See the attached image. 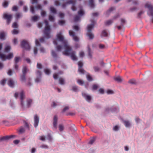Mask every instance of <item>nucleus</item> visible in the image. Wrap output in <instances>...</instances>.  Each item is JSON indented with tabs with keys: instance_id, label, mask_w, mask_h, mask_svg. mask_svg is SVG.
<instances>
[{
	"instance_id": "21",
	"label": "nucleus",
	"mask_w": 153,
	"mask_h": 153,
	"mask_svg": "<svg viewBox=\"0 0 153 153\" xmlns=\"http://www.w3.org/2000/svg\"><path fill=\"white\" fill-rule=\"evenodd\" d=\"M59 84L61 85H64L65 84V79L62 77H60L59 78Z\"/></svg>"
},
{
	"instance_id": "13",
	"label": "nucleus",
	"mask_w": 153,
	"mask_h": 153,
	"mask_svg": "<svg viewBox=\"0 0 153 153\" xmlns=\"http://www.w3.org/2000/svg\"><path fill=\"white\" fill-rule=\"evenodd\" d=\"M15 136L14 135H11L9 136H6L2 137L0 138V142L3 141H7L11 138L14 137Z\"/></svg>"
},
{
	"instance_id": "9",
	"label": "nucleus",
	"mask_w": 153,
	"mask_h": 153,
	"mask_svg": "<svg viewBox=\"0 0 153 153\" xmlns=\"http://www.w3.org/2000/svg\"><path fill=\"white\" fill-rule=\"evenodd\" d=\"M66 4H72V5L71 7L72 10L75 11L76 10V8L75 6V1L74 0H68L66 1Z\"/></svg>"
},
{
	"instance_id": "33",
	"label": "nucleus",
	"mask_w": 153,
	"mask_h": 153,
	"mask_svg": "<svg viewBox=\"0 0 153 153\" xmlns=\"http://www.w3.org/2000/svg\"><path fill=\"white\" fill-rule=\"evenodd\" d=\"M85 100L88 102H90L91 100V96H84Z\"/></svg>"
},
{
	"instance_id": "48",
	"label": "nucleus",
	"mask_w": 153,
	"mask_h": 153,
	"mask_svg": "<svg viewBox=\"0 0 153 153\" xmlns=\"http://www.w3.org/2000/svg\"><path fill=\"white\" fill-rule=\"evenodd\" d=\"M49 19L50 21L53 22L54 21V18L53 16L50 15L49 16Z\"/></svg>"
},
{
	"instance_id": "49",
	"label": "nucleus",
	"mask_w": 153,
	"mask_h": 153,
	"mask_svg": "<svg viewBox=\"0 0 153 153\" xmlns=\"http://www.w3.org/2000/svg\"><path fill=\"white\" fill-rule=\"evenodd\" d=\"M12 27L14 28H17L18 27V25L16 22H14L12 25Z\"/></svg>"
},
{
	"instance_id": "61",
	"label": "nucleus",
	"mask_w": 153,
	"mask_h": 153,
	"mask_svg": "<svg viewBox=\"0 0 153 153\" xmlns=\"http://www.w3.org/2000/svg\"><path fill=\"white\" fill-rule=\"evenodd\" d=\"M65 21L64 20H62L59 21V23L61 25H62L65 24Z\"/></svg>"
},
{
	"instance_id": "41",
	"label": "nucleus",
	"mask_w": 153,
	"mask_h": 153,
	"mask_svg": "<svg viewBox=\"0 0 153 153\" xmlns=\"http://www.w3.org/2000/svg\"><path fill=\"white\" fill-rule=\"evenodd\" d=\"M120 128V127L116 125L114 126L113 128V130L115 131H117L119 130Z\"/></svg>"
},
{
	"instance_id": "28",
	"label": "nucleus",
	"mask_w": 153,
	"mask_h": 153,
	"mask_svg": "<svg viewBox=\"0 0 153 153\" xmlns=\"http://www.w3.org/2000/svg\"><path fill=\"white\" fill-rule=\"evenodd\" d=\"M96 140V137H93L90 140L89 142V144H90L92 145L95 142Z\"/></svg>"
},
{
	"instance_id": "36",
	"label": "nucleus",
	"mask_w": 153,
	"mask_h": 153,
	"mask_svg": "<svg viewBox=\"0 0 153 153\" xmlns=\"http://www.w3.org/2000/svg\"><path fill=\"white\" fill-rule=\"evenodd\" d=\"M94 71L96 72H98L100 70V68L98 66H94L93 67Z\"/></svg>"
},
{
	"instance_id": "23",
	"label": "nucleus",
	"mask_w": 153,
	"mask_h": 153,
	"mask_svg": "<svg viewBox=\"0 0 153 153\" xmlns=\"http://www.w3.org/2000/svg\"><path fill=\"white\" fill-rule=\"evenodd\" d=\"M114 79L115 81L118 82H120L122 81V78L120 76H118L114 77Z\"/></svg>"
},
{
	"instance_id": "57",
	"label": "nucleus",
	"mask_w": 153,
	"mask_h": 153,
	"mask_svg": "<svg viewBox=\"0 0 153 153\" xmlns=\"http://www.w3.org/2000/svg\"><path fill=\"white\" fill-rule=\"evenodd\" d=\"M40 147L42 149H48V146L46 145H43L40 146Z\"/></svg>"
},
{
	"instance_id": "25",
	"label": "nucleus",
	"mask_w": 153,
	"mask_h": 153,
	"mask_svg": "<svg viewBox=\"0 0 153 153\" xmlns=\"http://www.w3.org/2000/svg\"><path fill=\"white\" fill-rule=\"evenodd\" d=\"M24 92L23 91H22L20 92H16L14 96H24Z\"/></svg>"
},
{
	"instance_id": "32",
	"label": "nucleus",
	"mask_w": 153,
	"mask_h": 153,
	"mask_svg": "<svg viewBox=\"0 0 153 153\" xmlns=\"http://www.w3.org/2000/svg\"><path fill=\"white\" fill-rule=\"evenodd\" d=\"M10 47L9 45H7L6 46L4 49V51L5 52H8L10 49Z\"/></svg>"
},
{
	"instance_id": "1",
	"label": "nucleus",
	"mask_w": 153,
	"mask_h": 153,
	"mask_svg": "<svg viewBox=\"0 0 153 153\" xmlns=\"http://www.w3.org/2000/svg\"><path fill=\"white\" fill-rule=\"evenodd\" d=\"M56 38V39L53 40V43L56 46V48L58 51H61L62 48V46L59 45L60 43L63 45L64 49L70 45L67 40L64 39L61 31L57 33Z\"/></svg>"
},
{
	"instance_id": "64",
	"label": "nucleus",
	"mask_w": 153,
	"mask_h": 153,
	"mask_svg": "<svg viewBox=\"0 0 153 153\" xmlns=\"http://www.w3.org/2000/svg\"><path fill=\"white\" fill-rule=\"evenodd\" d=\"M41 76H37V77L35 79V82H39L41 79Z\"/></svg>"
},
{
	"instance_id": "12",
	"label": "nucleus",
	"mask_w": 153,
	"mask_h": 153,
	"mask_svg": "<svg viewBox=\"0 0 153 153\" xmlns=\"http://www.w3.org/2000/svg\"><path fill=\"white\" fill-rule=\"evenodd\" d=\"M69 35L72 37L74 40L76 42L79 41V39L78 37L76 36L75 33L72 30H70L69 31Z\"/></svg>"
},
{
	"instance_id": "44",
	"label": "nucleus",
	"mask_w": 153,
	"mask_h": 153,
	"mask_svg": "<svg viewBox=\"0 0 153 153\" xmlns=\"http://www.w3.org/2000/svg\"><path fill=\"white\" fill-rule=\"evenodd\" d=\"M78 70L79 73L81 74H83L85 72L84 70L82 68H78Z\"/></svg>"
},
{
	"instance_id": "22",
	"label": "nucleus",
	"mask_w": 153,
	"mask_h": 153,
	"mask_svg": "<svg viewBox=\"0 0 153 153\" xmlns=\"http://www.w3.org/2000/svg\"><path fill=\"white\" fill-rule=\"evenodd\" d=\"M50 10L51 12L53 14H55L56 13V9L52 6L50 7Z\"/></svg>"
},
{
	"instance_id": "35",
	"label": "nucleus",
	"mask_w": 153,
	"mask_h": 153,
	"mask_svg": "<svg viewBox=\"0 0 153 153\" xmlns=\"http://www.w3.org/2000/svg\"><path fill=\"white\" fill-rule=\"evenodd\" d=\"M27 71V68L26 66H25L23 67L22 69V73L23 74L26 75Z\"/></svg>"
},
{
	"instance_id": "54",
	"label": "nucleus",
	"mask_w": 153,
	"mask_h": 153,
	"mask_svg": "<svg viewBox=\"0 0 153 153\" xmlns=\"http://www.w3.org/2000/svg\"><path fill=\"white\" fill-rule=\"evenodd\" d=\"M30 11L32 13L34 14L35 13L34 8V7L32 6H31L30 7Z\"/></svg>"
},
{
	"instance_id": "55",
	"label": "nucleus",
	"mask_w": 153,
	"mask_h": 153,
	"mask_svg": "<svg viewBox=\"0 0 153 153\" xmlns=\"http://www.w3.org/2000/svg\"><path fill=\"white\" fill-rule=\"evenodd\" d=\"M80 19V17L78 16H76L74 18V21L75 22L79 20Z\"/></svg>"
},
{
	"instance_id": "40",
	"label": "nucleus",
	"mask_w": 153,
	"mask_h": 153,
	"mask_svg": "<svg viewBox=\"0 0 153 153\" xmlns=\"http://www.w3.org/2000/svg\"><path fill=\"white\" fill-rule=\"evenodd\" d=\"M39 17L37 16H33L31 18V19L33 21H36L39 18Z\"/></svg>"
},
{
	"instance_id": "63",
	"label": "nucleus",
	"mask_w": 153,
	"mask_h": 153,
	"mask_svg": "<svg viewBox=\"0 0 153 153\" xmlns=\"http://www.w3.org/2000/svg\"><path fill=\"white\" fill-rule=\"evenodd\" d=\"M37 67L38 68L41 69L42 68V65L41 64L38 63L37 65Z\"/></svg>"
},
{
	"instance_id": "24",
	"label": "nucleus",
	"mask_w": 153,
	"mask_h": 153,
	"mask_svg": "<svg viewBox=\"0 0 153 153\" xmlns=\"http://www.w3.org/2000/svg\"><path fill=\"white\" fill-rule=\"evenodd\" d=\"M51 54L52 57L54 58H56L58 57V55L53 50L51 51Z\"/></svg>"
},
{
	"instance_id": "45",
	"label": "nucleus",
	"mask_w": 153,
	"mask_h": 153,
	"mask_svg": "<svg viewBox=\"0 0 153 153\" xmlns=\"http://www.w3.org/2000/svg\"><path fill=\"white\" fill-rule=\"evenodd\" d=\"M59 130L60 131H63L64 129V126L62 125H59Z\"/></svg>"
},
{
	"instance_id": "31",
	"label": "nucleus",
	"mask_w": 153,
	"mask_h": 153,
	"mask_svg": "<svg viewBox=\"0 0 153 153\" xmlns=\"http://www.w3.org/2000/svg\"><path fill=\"white\" fill-rule=\"evenodd\" d=\"M89 4L91 8H93L94 7V3L93 0H89Z\"/></svg>"
},
{
	"instance_id": "58",
	"label": "nucleus",
	"mask_w": 153,
	"mask_h": 153,
	"mask_svg": "<svg viewBox=\"0 0 153 153\" xmlns=\"http://www.w3.org/2000/svg\"><path fill=\"white\" fill-rule=\"evenodd\" d=\"M36 74L37 76H38V77L41 76V77L42 74H41V72L40 71H37L36 72Z\"/></svg>"
},
{
	"instance_id": "56",
	"label": "nucleus",
	"mask_w": 153,
	"mask_h": 153,
	"mask_svg": "<svg viewBox=\"0 0 153 153\" xmlns=\"http://www.w3.org/2000/svg\"><path fill=\"white\" fill-rule=\"evenodd\" d=\"M69 109V107L68 106H65L63 109L62 111V113H63L65 112L66 110H68Z\"/></svg>"
},
{
	"instance_id": "38",
	"label": "nucleus",
	"mask_w": 153,
	"mask_h": 153,
	"mask_svg": "<svg viewBox=\"0 0 153 153\" xmlns=\"http://www.w3.org/2000/svg\"><path fill=\"white\" fill-rule=\"evenodd\" d=\"M135 120L137 123H139L142 121V120L138 117H135Z\"/></svg>"
},
{
	"instance_id": "59",
	"label": "nucleus",
	"mask_w": 153,
	"mask_h": 153,
	"mask_svg": "<svg viewBox=\"0 0 153 153\" xmlns=\"http://www.w3.org/2000/svg\"><path fill=\"white\" fill-rule=\"evenodd\" d=\"M77 82L80 85H82L84 83L80 79L78 80Z\"/></svg>"
},
{
	"instance_id": "4",
	"label": "nucleus",
	"mask_w": 153,
	"mask_h": 153,
	"mask_svg": "<svg viewBox=\"0 0 153 153\" xmlns=\"http://www.w3.org/2000/svg\"><path fill=\"white\" fill-rule=\"evenodd\" d=\"M44 22L45 24V26L43 31V33L45 36L48 39L50 37V33L51 29L50 26L48 25V21L47 20H45Z\"/></svg>"
},
{
	"instance_id": "15",
	"label": "nucleus",
	"mask_w": 153,
	"mask_h": 153,
	"mask_svg": "<svg viewBox=\"0 0 153 153\" xmlns=\"http://www.w3.org/2000/svg\"><path fill=\"white\" fill-rule=\"evenodd\" d=\"M57 121L58 117L57 115H55L54 116L53 123V126L55 129H56L57 128Z\"/></svg>"
},
{
	"instance_id": "30",
	"label": "nucleus",
	"mask_w": 153,
	"mask_h": 153,
	"mask_svg": "<svg viewBox=\"0 0 153 153\" xmlns=\"http://www.w3.org/2000/svg\"><path fill=\"white\" fill-rule=\"evenodd\" d=\"M88 55L90 58H91L92 57V52L89 46L88 47Z\"/></svg>"
},
{
	"instance_id": "18",
	"label": "nucleus",
	"mask_w": 153,
	"mask_h": 153,
	"mask_svg": "<svg viewBox=\"0 0 153 153\" xmlns=\"http://www.w3.org/2000/svg\"><path fill=\"white\" fill-rule=\"evenodd\" d=\"M46 138L49 142H51L53 140V138L51 133L48 134L46 136Z\"/></svg>"
},
{
	"instance_id": "47",
	"label": "nucleus",
	"mask_w": 153,
	"mask_h": 153,
	"mask_svg": "<svg viewBox=\"0 0 153 153\" xmlns=\"http://www.w3.org/2000/svg\"><path fill=\"white\" fill-rule=\"evenodd\" d=\"M20 58L19 57H15V64H17V63L19 61Z\"/></svg>"
},
{
	"instance_id": "6",
	"label": "nucleus",
	"mask_w": 153,
	"mask_h": 153,
	"mask_svg": "<svg viewBox=\"0 0 153 153\" xmlns=\"http://www.w3.org/2000/svg\"><path fill=\"white\" fill-rule=\"evenodd\" d=\"M21 47L25 49L29 50L30 49V46L27 41L23 40L21 42Z\"/></svg>"
},
{
	"instance_id": "52",
	"label": "nucleus",
	"mask_w": 153,
	"mask_h": 153,
	"mask_svg": "<svg viewBox=\"0 0 153 153\" xmlns=\"http://www.w3.org/2000/svg\"><path fill=\"white\" fill-rule=\"evenodd\" d=\"M19 33V31L16 29H14L12 32V33L13 34H16Z\"/></svg>"
},
{
	"instance_id": "37",
	"label": "nucleus",
	"mask_w": 153,
	"mask_h": 153,
	"mask_svg": "<svg viewBox=\"0 0 153 153\" xmlns=\"http://www.w3.org/2000/svg\"><path fill=\"white\" fill-rule=\"evenodd\" d=\"M25 75L23 74L20 76V80L22 81L25 82L26 79L25 77Z\"/></svg>"
},
{
	"instance_id": "62",
	"label": "nucleus",
	"mask_w": 153,
	"mask_h": 153,
	"mask_svg": "<svg viewBox=\"0 0 153 153\" xmlns=\"http://www.w3.org/2000/svg\"><path fill=\"white\" fill-rule=\"evenodd\" d=\"M78 14L79 15L82 16L84 14V13L82 10H80L78 12Z\"/></svg>"
},
{
	"instance_id": "7",
	"label": "nucleus",
	"mask_w": 153,
	"mask_h": 153,
	"mask_svg": "<svg viewBox=\"0 0 153 153\" xmlns=\"http://www.w3.org/2000/svg\"><path fill=\"white\" fill-rule=\"evenodd\" d=\"M13 57V53H10L6 56L3 54L1 53H0V58L2 60H5L6 59H10Z\"/></svg>"
},
{
	"instance_id": "8",
	"label": "nucleus",
	"mask_w": 153,
	"mask_h": 153,
	"mask_svg": "<svg viewBox=\"0 0 153 153\" xmlns=\"http://www.w3.org/2000/svg\"><path fill=\"white\" fill-rule=\"evenodd\" d=\"M39 121V117L37 114H36L34 117V124L33 125L35 128H36L38 125Z\"/></svg>"
},
{
	"instance_id": "5",
	"label": "nucleus",
	"mask_w": 153,
	"mask_h": 153,
	"mask_svg": "<svg viewBox=\"0 0 153 153\" xmlns=\"http://www.w3.org/2000/svg\"><path fill=\"white\" fill-rule=\"evenodd\" d=\"M145 7L148 8L149 10L147 12V14L149 16L152 17V21L153 23V7L149 3H147L145 4Z\"/></svg>"
},
{
	"instance_id": "16",
	"label": "nucleus",
	"mask_w": 153,
	"mask_h": 153,
	"mask_svg": "<svg viewBox=\"0 0 153 153\" xmlns=\"http://www.w3.org/2000/svg\"><path fill=\"white\" fill-rule=\"evenodd\" d=\"M125 126L127 128H130L132 126V124L129 121L125 120Z\"/></svg>"
},
{
	"instance_id": "26",
	"label": "nucleus",
	"mask_w": 153,
	"mask_h": 153,
	"mask_svg": "<svg viewBox=\"0 0 153 153\" xmlns=\"http://www.w3.org/2000/svg\"><path fill=\"white\" fill-rule=\"evenodd\" d=\"M87 35L89 37L90 39H92L94 38V35L91 32H87Z\"/></svg>"
},
{
	"instance_id": "17",
	"label": "nucleus",
	"mask_w": 153,
	"mask_h": 153,
	"mask_svg": "<svg viewBox=\"0 0 153 153\" xmlns=\"http://www.w3.org/2000/svg\"><path fill=\"white\" fill-rule=\"evenodd\" d=\"M8 84L10 87H13L14 84L13 81L11 79H9L8 81Z\"/></svg>"
},
{
	"instance_id": "43",
	"label": "nucleus",
	"mask_w": 153,
	"mask_h": 153,
	"mask_svg": "<svg viewBox=\"0 0 153 153\" xmlns=\"http://www.w3.org/2000/svg\"><path fill=\"white\" fill-rule=\"evenodd\" d=\"M22 16V15L19 13H17L16 14V18L17 19H18L20 17Z\"/></svg>"
},
{
	"instance_id": "53",
	"label": "nucleus",
	"mask_w": 153,
	"mask_h": 153,
	"mask_svg": "<svg viewBox=\"0 0 153 153\" xmlns=\"http://www.w3.org/2000/svg\"><path fill=\"white\" fill-rule=\"evenodd\" d=\"M79 68H82L83 65V63L81 61H79L78 62Z\"/></svg>"
},
{
	"instance_id": "29",
	"label": "nucleus",
	"mask_w": 153,
	"mask_h": 153,
	"mask_svg": "<svg viewBox=\"0 0 153 153\" xmlns=\"http://www.w3.org/2000/svg\"><path fill=\"white\" fill-rule=\"evenodd\" d=\"M71 90L75 92H77L79 91L78 87L76 86H73L72 87Z\"/></svg>"
},
{
	"instance_id": "19",
	"label": "nucleus",
	"mask_w": 153,
	"mask_h": 153,
	"mask_svg": "<svg viewBox=\"0 0 153 153\" xmlns=\"http://www.w3.org/2000/svg\"><path fill=\"white\" fill-rule=\"evenodd\" d=\"M108 33L105 30H104L102 31L101 36L102 37H107L108 36Z\"/></svg>"
},
{
	"instance_id": "39",
	"label": "nucleus",
	"mask_w": 153,
	"mask_h": 153,
	"mask_svg": "<svg viewBox=\"0 0 153 153\" xmlns=\"http://www.w3.org/2000/svg\"><path fill=\"white\" fill-rule=\"evenodd\" d=\"M113 22V21L111 20H109L105 22V24L106 25H110Z\"/></svg>"
},
{
	"instance_id": "42",
	"label": "nucleus",
	"mask_w": 153,
	"mask_h": 153,
	"mask_svg": "<svg viewBox=\"0 0 153 153\" xmlns=\"http://www.w3.org/2000/svg\"><path fill=\"white\" fill-rule=\"evenodd\" d=\"M44 71L45 73L47 75H49L51 71L48 68H46L44 69Z\"/></svg>"
},
{
	"instance_id": "46",
	"label": "nucleus",
	"mask_w": 153,
	"mask_h": 153,
	"mask_svg": "<svg viewBox=\"0 0 153 153\" xmlns=\"http://www.w3.org/2000/svg\"><path fill=\"white\" fill-rule=\"evenodd\" d=\"M106 92L108 94H112L114 93V91L111 90H108Z\"/></svg>"
},
{
	"instance_id": "60",
	"label": "nucleus",
	"mask_w": 153,
	"mask_h": 153,
	"mask_svg": "<svg viewBox=\"0 0 153 153\" xmlns=\"http://www.w3.org/2000/svg\"><path fill=\"white\" fill-rule=\"evenodd\" d=\"M79 56L81 57H83L84 56V53L82 51H81L79 53Z\"/></svg>"
},
{
	"instance_id": "11",
	"label": "nucleus",
	"mask_w": 153,
	"mask_h": 153,
	"mask_svg": "<svg viewBox=\"0 0 153 153\" xmlns=\"http://www.w3.org/2000/svg\"><path fill=\"white\" fill-rule=\"evenodd\" d=\"M119 111V109L118 108H116L114 107H113L109 108H107L105 109V111L108 113L110 111H111L112 112H117Z\"/></svg>"
},
{
	"instance_id": "14",
	"label": "nucleus",
	"mask_w": 153,
	"mask_h": 153,
	"mask_svg": "<svg viewBox=\"0 0 153 153\" xmlns=\"http://www.w3.org/2000/svg\"><path fill=\"white\" fill-rule=\"evenodd\" d=\"M91 24L88 25L87 27V32H91L92 29L94 27L95 22L93 20H91Z\"/></svg>"
},
{
	"instance_id": "3",
	"label": "nucleus",
	"mask_w": 153,
	"mask_h": 153,
	"mask_svg": "<svg viewBox=\"0 0 153 153\" xmlns=\"http://www.w3.org/2000/svg\"><path fill=\"white\" fill-rule=\"evenodd\" d=\"M75 52L72 50L71 47L69 45L65 49L64 51H63V54L66 55H70L71 59L73 60H77V58L75 55Z\"/></svg>"
},
{
	"instance_id": "20",
	"label": "nucleus",
	"mask_w": 153,
	"mask_h": 153,
	"mask_svg": "<svg viewBox=\"0 0 153 153\" xmlns=\"http://www.w3.org/2000/svg\"><path fill=\"white\" fill-rule=\"evenodd\" d=\"M5 36V33L4 31H1L0 32V39H4Z\"/></svg>"
},
{
	"instance_id": "27",
	"label": "nucleus",
	"mask_w": 153,
	"mask_h": 153,
	"mask_svg": "<svg viewBox=\"0 0 153 153\" xmlns=\"http://www.w3.org/2000/svg\"><path fill=\"white\" fill-rule=\"evenodd\" d=\"M25 128L23 127H21L19 130L18 131L19 134H22L25 132Z\"/></svg>"
},
{
	"instance_id": "51",
	"label": "nucleus",
	"mask_w": 153,
	"mask_h": 153,
	"mask_svg": "<svg viewBox=\"0 0 153 153\" xmlns=\"http://www.w3.org/2000/svg\"><path fill=\"white\" fill-rule=\"evenodd\" d=\"M114 7H111L110 8V9H109V10L107 11L106 12V13L108 14V13H109L110 12H111L113 10H114Z\"/></svg>"
},
{
	"instance_id": "50",
	"label": "nucleus",
	"mask_w": 153,
	"mask_h": 153,
	"mask_svg": "<svg viewBox=\"0 0 153 153\" xmlns=\"http://www.w3.org/2000/svg\"><path fill=\"white\" fill-rule=\"evenodd\" d=\"M128 82L132 84H135L136 83V81L134 79L130 80Z\"/></svg>"
},
{
	"instance_id": "34",
	"label": "nucleus",
	"mask_w": 153,
	"mask_h": 153,
	"mask_svg": "<svg viewBox=\"0 0 153 153\" xmlns=\"http://www.w3.org/2000/svg\"><path fill=\"white\" fill-rule=\"evenodd\" d=\"M8 2L6 0H4L2 4L3 7H6L8 6Z\"/></svg>"
},
{
	"instance_id": "10",
	"label": "nucleus",
	"mask_w": 153,
	"mask_h": 153,
	"mask_svg": "<svg viewBox=\"0 0 153 153\" xmlns=\"http://www.w3.org/2000/svg\"><path fill=\"white\" fill-rule=\"evenodd\" d=\"M12 16L11 14H4L3 15V18L7 20V23L8 25L11 22Z\"/></svg>"
},
{
	"instance_id": "2",
	"label": "nucleus",
	"mask_w": 153,
	"mask_h": 153,
	"mask_svg": "<svg viewBox=\"0 0 153 153\" xmlns=\"http://www.w3.org/2000/svg\"><path fill=\"white\" fill-rule=\"evenodd\" d=\"M25 97V96H20V97L21 106L23 109H25L26 108H30L33 103V99L30 98H27L26 100V104L25 105L24 104Z\"/></svg>"
}]
</instances>
